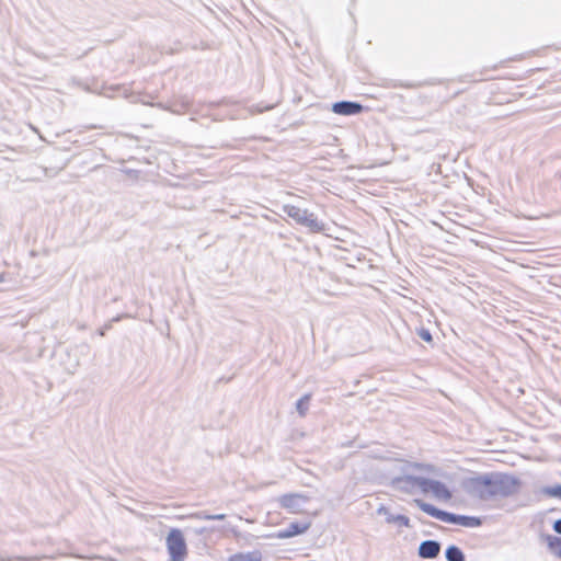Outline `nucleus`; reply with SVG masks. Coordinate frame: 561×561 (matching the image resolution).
Listing matches in <instances>:
<instances>
[{
	"instance_id": "f257e3e1",
	"label": "nucleus",
	"mask_w": 561,
	"mask_h": 561,
	"mask_svg": "<svg viewBox=\"0 0 561 561\" xmlns=\"http://www.w3.org/2000/svg\"><path fill=\"white\" fill-rule=\"evenodd\" d=\"M468 488L472 495L490 501L514 494L518 489V481L511 476L493 472L470 479Z\"/></svg>"
},
{
	"instance_id": "f03ea898",
	"label": "nucleus",
	"mask_w": 561,
	"mask_h": 561,
	"mask_svg": "<svg viewBox=\"0 0 561 561\" xmlns=\"http://www.w3.org/2000/svg\"><path fill=\"white\" fill-rule=\"evenodd\" d=\"M415 503L423 512L445 523L457 524L463 527L471 528L479 527L482 524L479 517L456 515L445 511H440L421 500H415Z\"/></svg>"
},
{
	"instance_id": "7ed1b4c3",
	"label": "nucleus",
	"mask_w": 561,
	"mask_h": 561,
	"mask_svg": "<svg viewBox=\"0 0 561 561\" xmlns=\"http://www.w3.org/2000/svg\"><path fill=\"white\" fill-rule=\"evenodd\" d=\"M399 484H405L411 488H419L424 493H432L436 499L448 501L451 497L450 491L439 481L422 477H405L398 480Z\"/></svg>"
},
{
	"instance_id": "20e7f679",
	"label": "nucleus",
	"mask_w": 561,
	"mask_h": 561,
	"mask_svg": "<svg viewBox=\"0 0 561 561\" xmlns=\"http://www.w3.org/2000/svg\"><path fill=\"white\" fill-rule=\"evenodd\" d=\"M283 213L291 218L296 224L306 227L311 232H321L324 230V224L318 220L313 213L294 205H283Z\"/></svg>"
},
{
	"instance_id": "39448f33",
	"label": "nucleus",
	"mask_w": 561,
	"mask_h": 561,
	"mask_svg": "<svg viewBox=\"0 0 561 561\" xmlns=\"http://www.w3.org/2000/svg\"><path fill=\"white\" fill-rule=\"evenodd\" d=\"M168 552L171 561H184L187 556V547L183 533L178 528H172L165 539Z\"/></svg>"
},
{
	"instance_id": "423d86ee",
	"label": "nucleus",
	"mask_w": 561,
	"mask_h": 561,
	"mask_svg": "<svg viewBox=\"0 0 561 561\" xmlns=\"http://www.w3.org/2000/svg\"><path fill=\"white\" fill-rule=\"evenodd\" d=\"M279 505L291 514H300L305 511L309 496L301 493H288L278 497Z\"/></svg>"
},
{
	"instance_id": "0eeeda50",
	"label": "nucleus",
	"mask_w": 561,
	"mask_h": 561,
	"mask_svg": "<svg viewBox=\"0 0 561 561\" xmlns=\"http://www.w3.org/2000/svg\"><path fill=\"white\" fill-rule=\"evenodd\" d=\"M332 111L339 115H355L363 111V105L351 101H341L332 105Z\"/></svg>"
},
{
	"instance_id": "6e6552de",
	"label": "nucleus",
	"mask_w": 561,
	"mask_h": 561,
	"mask_svg": "<svg viewBox=\"0 0 561 561\" xmlns=\"http://www.w3.org/2000/svg\"><path fill=\"white\" fill-rule=\"evenodd\" d=\"M310 527V523H291L286 529L279 530L275 537L286 539L306 533Z\"/></svg>"
},
{
	"instance_id": "1a4fd4ad",
	"label": "nucleus",
	"mask_w": 561,
	"mask_h": 561,
	"mask_svg": "<svg viewBox=\"0 0 561 561\" xmlns=\"http://www.w3.org/2000/svg\"><path fill=\"white\" fill-rule=\"evenodd\" d=\"M440 543L436 540H425L419 547V554L424 559H433L439 554Z\"/></svg>"
},
{
	"instance_id": "9d476101",
	"label": "nucleus",
	"mask_w": 561,
	"mask_h": 561,
	"mask_svg": "<svg viewBox=\"0 0 561 561\" xmlns=\"http://www.w3.org/2000/svg\"><path fill=\"white\" fill-rule=\"evenodd\" d=\"M377 514L383 515L386 517V522L389 524H398L400 526L410 527V519L404 515H393L389 512V510L381 505L377 510Z\"/></svg>"
},
{
	"instance_id": "9b49d317",
	"label": "nucleus",
	"mask_w": 561,
	"mask_h": 561,
	"mask_svg": "<svg viewBox=\"0 0 561 561\" xmlns=\"http://www.w3.org/2000/svg\"><path fill=\"white\" fill-rule=\"evenodd\" d=\"M262 554L260 551L236 553L229 558L228 561H261Z\"/></svg>"
},
{
	"instance_id": "f8f14e48",
	"label": "nucleus",
	"mask_w": 561,
	"mask_h": 561,
	"mask_svg": "<svg viewBox=\"0 0 561 561\" xmlns=\"http://www.w3.org/2000/svg\"><path fill=\"white\" fill-rule=\"evenodd\" d=\"M445 556L448 561H465L463 552L456 546L448 547Z\"/></svg>"
},
{
	"instance_id": "ddd939ff",
	"label": "nucleus",
	"mask_w": 561,
	"mask_h": 561,
	"mask_svg": "<svg viewBox=\"0 0 561 561\" xmlns=\"http://www.w3.org/2000/svg\"><path fill=\"white\" fill-rule=\"evenodd\" d=\"M309 401H310V394H306L302 398H300L296 404V409L298 411V413L301 415V416H305L306 413H307V410H308V404H309Z\"/></svg>"
},
{
	"instance_id": "4468645a",
	"label": "nucleus",
	"mask_w": 561,
	"mask_h": 561,
	"mask_svg": "<svg viewBox=\"0 0 561 561\" xmlns=\"http://www.w3.org/2000/svg\"><path fill=\"white\" fill-rule=\"evenodd\" d=\"M191 517L199 518V519H204V520H222V519H225L226 516L224 514L210 515V514L197 513V514L192 515Z\"/></svg>"
},
{
	"instance_id": "2eb2a0df",
	"label": "nucleus",
	"mask_w": 561,
	"mask_h": 561,
	"mask_svg": "<svg viewBox=\"0 0 561 561\" xmlns=\"http://www.w3.org/2000/svg\"><path fill=\"white\" fill-rule=\"evenodd\" d=\"M549 546L559 557H561V538L560 537H549Z\"/></svg>"
},
{
	"instance_id": "dca6fc26",
	"label": "nucleus",
	"mask_w": 561,
	"mask_h": 561,
	"mask_svg": "<svg viewBox=\"0 0 561 561\" xmlns=\"http://www.w3.org/2000/svg\"><path fill=\"white\" fill-rule=\"evenodd\" d=\"M546 492L550 496H554V497H560L561 499V485H556V486L549 488V489H547Z\"/></svg>"
},
{
	"instance_id": "f3484780",
	"label": "nucleus",
	"mask_w": 561,
	"mask_h": 561,
	"mask_svg": "<svg viewBox=\"0 0 561 561\" xmlns=\"http://www.w3.org/2000/svg\"><path fill=\"white\" fill-rule=\"evenodd\" d=\"M419 335H420V337L422 340H424L426 342H431L432 341V335H431L428 330L421 329L420 332H419Z\"/></svg>"
},
{
	"instance_id": "a211bd4d",
	"label": "nucleus",
	"mask_w": 561,
	"mask_h": 561,
	"mask_svg": "<svg viewBox=\"0 0 561 561\" xmlns=\"http://www.w3.org/2000/svg\"><path fill=\"white\" fill-rule=\"evenodd\" d=\"M553 529L556 533L561 534V518L554 522Z\"/></svg>"
},
{
	"instance_id": "6ab92c4d",
	"label": "nucleus",
	"mask_w": 561,
	"mask_h": 561,
	"mask_svg": "<svg viewBox=\"0 0 561 561\" xmlns=\"http://www.w3.org/2000/svg\"><path fill=\"white\" fill-rule=\"evenodd\" d=\"M207 529L205 527L194 529L196 535H203Z\"/></svg>"
},
{
	"instance_id": "aec40b11",
	"label": "nucleus",
	"mask_w": 561,
	"mask_h": 561,
	"mask_svg": "<svg viewBox=\"0 0 561 561\" xmlns=\"http://www.w3.org/2000/svg\"><path fill=\"white\" fill-rule=\"evenodd\" d=\"M78 365H79V363L77 362V363L73 365L72 369H71V370H69V371H70L71 374H73V373L76 371V369H77Z\"/></svg>"
},
{
	"instance_id": "412c9836",
	"label": "nucleus",
	"mask_w": 561,
	"mask_h": 561,
	"mask_svg": "<svg viewBox=\"0 0 561 561\" xmlns=\"http://www.w3.org/2000/svg\"><path fill=\"white\" fill-rule=\"evenodd\" d=\"M2 279V277L0 276V280Z\"/></svg>"
}]
</instances>
